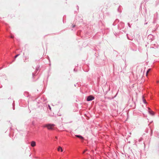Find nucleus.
I'll return each instance as SVG.
<instances>
[{"instance_id":"1","label":"nucleus","mask_w":159,"mask_h":159,"mask_svg":"<svg viewBox=\"0 0 159 159\" xmlns=\"http://www.w3.org/2000/svg\"><path fill=\"white\" fill-rule=\"evenodd\" d=\"M55 125L54 124H48L44 125L43 127H47L48 129L49 130H53L54 129Z\"/></svg>"},{"instance_id":"2","label":"nucleus","mask_w":159,"mask_h":159,"mask_svg":"<svg viewBox=\"0 0 159 159\" xmlns=\"http://www.w3.org/2000/svg\"><path fill=\"white\" fill-rule=\"evenodd\" d=\"M37 99L38 100V103L39 104L43 103L44 102H45L47 99L45 97H38Z\"/></svg>"},{"instance_id":"3","label":"nucleus","mask_w":159,"mask_h":159,"mask_svg":"<svg viewBox=\"0 0 159 159\" xmlns=\"http://www.w3.org/2000/svg\"><path fill=\"white\" fill-rule=\"evenodd\" d=\"M94 99V97L93 95H90L87 97V101H92Z\"/></svg>"},{"instance_id":"4","label":"nucleus","mask_w":159,"mask_h":159,"mask_svg":"<svg viewBox=\"0 0 159 159\" xmlns=\"http://www.w3.org/2000/svg\"><path fill=\"white\" fill-rule=\"evenodd\" d=\"M148 39L150 40V41L151 42L154 39L153 36L152 34H149L148 37Z\"/></svg>"},{"instance_id":"5","label":"nucleus","mask_w":159,"mask_h":159,"mask_svg":"<svg viewBox=\"0 0 159 159\" xmlns=\"http://www.w3.org/2000/svg\"><path fill=\"white\" fill-rule=\"evenodd\" d=\"M148 112L151 115L153 116L154 115V112L152 111L150 108H148Z\"/></svg>"},{"instance_id":"6","label":"nucleus","mask_w":159,"mask_h":159,"mask_svg":"<svg viewBox=\"0 0 159 159\" xmlns=\"http://www.w3.org/2000/svg\"><path fill=\"white\" fill-rule=\"evenodd\" d=\"M75 136L81 140H83L84 139V138L80 135H75Z\"/></svg>"},{"instance_id":"7","label":"nucleus","mask_w":159,"mask_h":159,"mask_svg":"<svg viewBox=\"0 0 159 159\" xmlns=\"http://www.w3.org/2000/svg\"><path fill=\"white\" fill-rule=\"evenodd\" d=\"M121 26V28H124V23L123 22H121L120 23V25L118 26V28L119 29H120L121 27H120V25Z\"/></svg>"},{"instance_id":"8","label":"nucleus","mask_w":159,"mask_h":159,"mask_svg":"<svg viewBox=\"0 0 159 159\" xmlns=\"http://www.w3.org/2000/svg\"><path fill=\"white\" fill-rule=\"evenodd\" d=\"M36 145V142L34 141H32L31 143V146L32 147H34Z\"/></svg>"},{"instance_id":"9","label":"nucleus","mask_w":159,"mask_h":159,"mask_svg":"<svg viewBox=\"0 0 159 159\" xmlns=\"http://www.w3.org/2000/svg\"><path fill=\"white\" fill-rule=\"evenodd\" d=\"M57 150L58 151H61V152H62L63 151V149L61 147L59 146L58 147Z\"/></svg>"},{"instance_id":"10","label":"nucleus","mask_w":159,"mask_h":159,"mask_svg":"<svg viewBox=\"0 0 159 159\" xmlns=\"http://www.w3.org/2000/svg\"><path fill=\"white\" fill-rule=\"evenodd\" d=\"M119 21V20L118 19H116L115 22L113 23V25H115V23L116 22H118Z\"/></svg>"},{"instance_id":"11","label":"nucleus","mask_w":159,"mask_h":159,"mask_svg":"<svg viewBox=\"0 0 159 159\" xmlns=\"http://www.w3.org/2000/svg\"><path fill=\"white\" fill-rule=\"evenodd\" d=\"M156 21H157V19L156 18H154L153 20V23L154 24L156 23Z\"/></svg>"},{"instance_id":"12","label":"nucleus","mask_w":159,"mask_h":159,"mask_svg":"<svg viewBox=\"0 0 159 159\" xmlns=\"http://www.w3.org/2000/svg\"><path fill=\"white\" fill-rule=\"evenodd\" d=\"M39 67H40V66H37L36 68V69H35V70H36L37 71H38L39 69Z\"/></svg>"},{"instance_id":"13","label":"nucleus","mask_w":159,"mask_h":159,"mask_svg":"<svg viewBox=\"0 0 159 159\" xmlns=\"http://www.w3.org/2000/svg\"><path fill=\"white\" fill-rule=\"evenodd\" d=\"M12 106H13V110H14L15 109L14 101H13V103L12 104Z\"/></svg>"},{"instance_id":"14","label":"nucleus","mask_w":159,"mask_h":159,"mask_svg":"<svg viewBox=\"0 0 159 159\" xmlns=\"http://www.w3.org/2000/svg\"><path fill=\"white\" fill-rule=\"evenodd\" d=\"M143 103L144 104H146V103L147 102H146V100L144 99L143 96Z\"/></svg>"},{"instance_id":"15","label":"nucleus","mask_w":159,"mask_h":159,"mask_svg":"<svg viewBox=\"0 0 159 159\" xmlns=\"http://www.w3.org/2000/svg\"><path fill=\"white\" fill-rule=\"evenodd\" d=\"M150 70H151V69H148L147 70V72H146V76H147L148 74V73L149 72V71H150Z\"/></svg>"},{"instance_id":"16","label":"nucleus","mask_w":159,"mask_h":159,"mask_svg":"<svg viewBox=\"0 0 159 159\" xmlns=\"http://www.w3.org/2000/svg\"><path fill=\"white\" fill-rule=\"evenodd\" d=\"M20 55V54H17V55H16L15 56V58H16V57H17L19 56Z\"/></svg>"},{"instance_id":"17","label":"nucleus","mask_w":159,"mask_h":159,"mask_svg":"<svg viewBox=\"0 0 159 159\" xmlns=\"http://www.w3.org/2000/svg\"><path fill=\"white\" fill-rule=\"evenodd\" d=\"M14 35L12 34H11V35H10V38H14Z\"/></svg>"},{"instance_id":"18","label":"nucleus","mask_w":159,"mask_h":159,"mask_svg":"<svg viewBox=\"0 0 159 159\" xmlns=\"http://www.w3.org/2000/svg\"><path fill=\"white\" fill-rule=\"evenodd\" d=\"M48 107L49 109L51 110V107L49 105V104L48 105Z\"/></svg>"},{"instance_id":"19","label":"nucleus","mask_w":159,"mask_h":159,"mask_svg":"<svg viewBox=\"0 0 159 159\" xmlns=\"http://www.w3.org/2000/svg\"><path fill=\"white\" fill-rule=\"evenodd\" d=\"M128 26H129V27H130V28L131 27V26L130 24L129 23H128Z\"/></svg>"},{"instance_id":"20","label":"nucleus","mask_w":159,"mask_h":159,"mask_svg":"<svg viewBox=\"0 0 159 159\" xmlns=\"http://www.w3.org/2000/svg\"><path fill=\"white\" fill-rule=\"evenodd\" d=\"M25 57V60L24 61H25L28 58V57Z\"/></svg>"},{"instance_id":"21","label":"nucleus","mask_w":159,"mask_h":159,"mask_svg":"<svg viewBox=\"0 0 159 159\" xmlns=\"http://www.w3.org/2000/svg\"><path fill=\"white\" fill-rule=\"evenodd\" d=\"M35 75V74L34 73H32V76H33V78H34V76Z\"/></svg>"},{"instance_id":"22","label":"nucleus","mask_w":159,"mask_h":159,"mask_svg":"<svg viewBox=\"0 0 159 159\" xmlns=\"http://www.w3.org/2000/svg\"><path fill=\"white\" fill-rule=\"evenodd\" d=\"M142 140V138H141L139 139V141H140Z\"/></svg>"},{"instance_id":"23","label":"nucleus","mask_w":159,"mask_h":159,"mask_svg":"<svg viewBox=\"0 0 159 159\" xmlns=\"http://www.w3.org/2000/svg\"><path fill=\"white\" fill-rule=\"evenodd\" d=\"M32 124L33 125H34V121H32Z\"/></svg>"},{"instance_id":"24","label":"nucleus","mask_w":159,"mask_h":159,"mask_svg":"<svg viewBox=\"0 0 159 159\" xmlns=\"http://www.w3.org/2000/svg\"><path fill=\"white\" fill-rule=\"evenodd\" d=\"M151 136L152 135V131L151 130Z\"/></svg>"},{"instance_id":"25","label":"nucleus","mask_w":159,"mask_h":159,"mask_svg":"<svg viewBox=\"0 0 159 159\" xmlns=\"http://www.w3.org/2000/svg\"><path fill=\"white\" fill-rule=\"evenodd\" d=\"M77 10H79V7L78 6H77Z\"/></svg>"},{"instance_id":"26","label":"nucleus","mask_w":159,"mask_h":159,"mask_svg":"<svg viewBox=\"0 0 159 159\" xmlns=\"http://www.w3.org/2000/svg\"><path fill=\"white\" fill-rule=\"evenodd\" d=\"M77 84H75L74 86H76Z\"/></svg>"},{"instance_id":"27","label":"nucleus","mask_w":159,"mask_h":159,"mask_svg":"<svg viewBox=\"0 0 159 159\" xmlns=\"http://www.w3.org/2000/svg\"><path fill=\"white\" fill-rule=\"evenodd\" d=\"M75 26V25H73L72 27H73V28H74V27Z\"/></svg>"},{"instance_id":"28","label":"nucleus","mask_w":159,"mask_h":159,"mask_svg":"<svg viewBox=\"0 0 159 159\" xmlns=\"http://www.w3.org/2000/svg\"><path fill=\"white\" fill-rule=\"evenodd\" d=\"M89 70H84V71H86V72H88V71H89Z\"/></svg>"},{"instance_id":"29","label":"nucleus","mask_w":159,"mask_h":159,"mask_svg":"<svg viewBox=\"0 0 159 159\" xmlns=\"http://www.w3.org/2000/svg\"><path fill=\"white\" fill-rule=\"evenodd\" d=\"M146 132L148 133V129L147 130H146Z\"/></svg>"},{"instance_id":"30","label":"nucleus","mask_w":159,"mask_h":159,"mask_svg":"<svg viewBox=\"0 0 159 159\" xmlns=\"http://www.w3.org/2000/svg\"><path fill=\"white\" fill-rule=\"evenodd\" d=\"M147 23H148V22H146V23H145V24H147Z\"/></svg>"},{"instance_id":"31","label":"nucleus","mask_w":159,"mask_h":159,"mask_svg":"<svg viewBox=\"0 0 159 159\" xmlns=\"http://www.w3.org/2000/svg\"><path fill=\"white\" fill-rule=\"evenodd\" d=\"M2 86H0V88H2Z\"/></svg>"},{"instance_id":"32","label":"nucleus","mask_w":159,"mask_h":159,"mask_svg":"<svg viewBox=\"0 0 159 159\" xmlns=\"http://www.w3.org/2000/svg\"><path fill=\"white\" fill-rule=\"evenodd\" d=\"M2 67L0 68V70L2 69Z\"/></svg>"},{"instance_id":"33","label":"nucleus","mask_w":159,"mask_h":159,"mask_svg":"<svg viewBox=\"0 0 159 159\" xmlns=\"http://www.w3.org/2000/svg\"><path fill=\"white\" fill-rule=\"evenodd\" d=\"M117 10H118V11H119V8H118V9H117Z\"/></svg>"},{"instance_id":"34","label":"nucleus","mask_w":159,"mask_h":159,"mask_svg":"<svg viewBox=\"0 0 159 159\" xmlns=\"http://www.w3.org/2000/svg\"><path fill=\"white\" fill-rule=\"evenodd\" d=\"M56 138L57 139V137H56Z\"/></svg>"},{"instance_id":"35","label":"nucleus","mask_w":159,"mask_h":159,"mask_svg":"<svg viewBox=\"0 0 159 159\" xmlns=\"http://www.w3.org/2000/svg\"><path fill=\"white\" fill-rule=\"evenodd\" d=\"M75 12H76V11H75Z\"/></svg>"},{"instance_id":"36","label":"nucleus","mask_w":159,"mask_h":159,"mask_svg":"<svg viewBox=\"0 0 159 159\" xmlns=\"http://www.w3.org/2000/svg\"><path fill=\"white\" fill-rule=\"evenodd\" d=\"M158 83H159V81H158Z\"/></svg>"}]
</instances>
